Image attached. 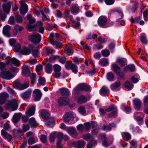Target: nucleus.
<instances>
[{
  "label": "nucleus",
  "instance_id": "61",
  "mask_svg": "<svg viewBox=\"0 0 148 148\" xmlns=\"http://www.w3.org/2000/svg\"><path fill=\"white\" fill-rule=\"evenodd\" d=\"M47 137L46 135H41L40 137V139L41 141L44 143L47 142Z\"/></svg>",
  "mask_w": 148,
  "mask_h": 148
},
{
  "label": "nucleus",
  "instance_id": "31",
  "mask_svg": "<svg viewBox=\"0 0 148 148\" xmlns=\"http://www.w3.org/2000/svg\"><path fill=\"white\" fill-rule=\"evenodd\" d=\"M35 108L34 106H32L26 112V114L28 116H30L34 115L35 112Z\"/></svg>",
  "mask_w": 148,
  "mask_h": 148
},
{
  "label": "nucleus",
  "instance_id": "44",
  "mask_svg": "<svg viewBox=\"0 0 148 148\" xmlns=\"http://www.w3.org/2000/svg\"><path fill=\"white\" fill-rule=\"evenodd\" d=\"M82 137L83 138L87 141H92L94 140V138L90 134H88L84 135Z\"/></svg>",
  "mask_w": 148,
  "mask_h": 148
},
{
  "label": "nucleus",
  "instance_id": "33",
  "mask_svg": "<svg viewBox=\"0 0 148 148\" xmlns=\"http://www.w3.org/2000/svg\"><path fill=\"white\" fill-rule=\"evenodd\" d=\"M61 95L63 96H68L69 95V91L67 88H62L59 89Z\"/></svg>",
  "mask_w": 148,
  "mask_h": 148
},
{
  "label": "nucleus",
  "instance_id": "22",
  "mask_svg": "<svg viewBox=\"0 0 148 148\" xmlns=\"http://www.w3.org/2000/svg\"><path fill=\"white\" fill-rule=\"evenodd\" d=\"M66 130L67 132L74 138L77 135V132L75 128L70 127L67 128Z\"/></svg>",
  "mask_w": 148,
  "mask_h": 148
},
{
  "label": "nucleus",
  "instance_id": "6",
  "mask_svg": "<svg viewBox=\"0 0 148 148\" xmlns=\"http://www.w3.org/2000/svg\"><path fill=\"white\" fill-rule=\"evenodd\" d=\"M112 68L114 73L118 76L120 79H123L124 74L117 65L115 64H113L112 65Z\"/></svg>",
  "mask_w": 148,
  "mask_h": 148
},
{
  "label": "nucleus",
  "instance_id": "7",
  "mask_svg": "<svg viewBox=\"0 0 148 148\" xmlns=\"http://www.w3.org/2000/svg\"><path fill=\"white\" fill-rule=\"evenodd\" d=\"M13 86L14 88L20 90H23L28 88L29 86V83L28 82H26L24 84L20 83L18 82L15 81L13 84Z\"/></svg>",
  "mask_w": 148,
  "mask_h": 148
},
{
  "label": "nucleus",
  "instance_id": "59",
  "mask_svg": "<svg viewBox=\"0 0 148 148\" xmlns=\"http://www.w3.org/2000/svg\"><path fill=\"white\" fill-rule=\"evenodd\" d=\"M101 53L103 56L104 57H108L110 54L109 51L107 49L102 50Z\"/></svg>",
  "mask_w": 148,
  "mask_h": 148
},
{
  "label": "nucleus",
  "instance_id": "16",
  "mask_svg": "<svg viewBox=\"0 0 148 148\" xmlns=\"http://www.w3.org/2000/svg\"><path fill=\"white\" fill-rule=\"evenodd\" d=\"M99 137L103 140L102 145L105 147H108L112 142V141H110L109 142L106 141V136L105 134H101L99 136Z\"/></svg>",
  "mask_w": 148,
  "mask_h": 148
},
{
  "label": "nucleus",
  "instance_id": "47",
  "mask_svg": "<svg viewBox=\"0 0 148 148\" xmlns=\"http://www.w3.org/2000/svg\"><path fill=\"white\" fill-rule=\"evenodd\" d=\"M78 112L82 115L86 116L87 115L85 108L84 107L80 106L78 109Z\"/></svg>",
  "mask_w": 148,
  "mask_h": 148
},
{
  "label": "nucleus",
  "instance_id": "18",
  "mask_svg": "<svg viewBox=\"0 0 148 148\" xmlns=\"http://www.w3.org/2000/svg\"><path fill=\"white\" fill-rule=\"evenodd\" d=\"M8 94L6 92H3L0 94V105H3L9 97Z\"/></svg>",
  "mask_w": 148,
  "mask_h": 148
},
{
  "label": "nucleus",
  "instance_id": "8",
  "mask_svg": "<svg viewBox=\"0 0 148 148\" xmlns=\"http://www.w3.org/2000/svg\"><path fill=\"white\" fill-rule=\"evenodd\" d=\"M41 38V36L38 33H34L29 36V40L34 43H38Z\"/></svg>",
  "mask_w": 148,
  "mask_h": 148
},
{
  "label": "nucleus",
  "instance_id": "20",
  "mask_svg": "<svg viewBox=\"0 0 148 148\" xmlns=\"http://www.w3.org/2000/svg\"><path fill=\"white\" fill-rule=\"evenodd\" d=\"M107 22V19L105 16H101L99 18L98 21V25L101 27H103Z\"/></svg>",
  "mask_w": 148,
  "mask_h": 148
},
{
  "label": "nucleus",
  "instance_id": "53",
  "mask_svg": "<svg viewBox=\"0 0 148 148\" xmlns=\"http://www.w3.org/2000/svg\"><path fill=\"white\" fill-rule=\"evenodd\" d=\"M56 132H52L50 135L49 137V140L52 142H53L55 140L56 137Z\"/></svg>",
  "mask_w": 148,
  "mask_h": 148
},
{
  "label": "nucleus",
  "instance_id": "49",
  "mask_svg": "<svg viewBox=\"0 0 148 148\" xmlns=\"http://www.w3.org/2000/svg\"><path fill=\"white\" fill-rule=\"evenodd\" d=\"M84 84H80L77 86L74 89L76 91H80L84 90Z\"/></svg>",
  "mask_w": 148,
  "mask_h": 148
},
{
  "label": "nucleus",
  "instance_id": "5",
  "mask_svg": "<svg viewBox=\"0 0 148 148\" xmlns=\"http://www.w3.org/2000/svg\"><path fill=\"white\" fill-rule=\"evenodd\" d=\"M18 104L16 100L15 99H13L9 101L5 106V108L7 110L11 111H14L18 108Z\"/></svg>",
  "mask_w": 148,
  "mask_h": 148
},
{
  "label": "nucleus",
  "instance_id": "19",
  "mask_svg": "<svg viewBox=\"0 0 148 148\" xmlns=\"http://www.w3.org/2000/svg\"><path fill=\"white\" fill-rule=\"evenodd\" d=\"M85 145L86 143L83 140L74 142L73 143V146L76 148H84Z\"/></svg>",
  "mask_w": 148,
  "mask_h": 148
},
{
  "label": "nucleus",
  "instance_id": "36",
  "mask_svg": "<svg viewBox=\"0 0 148 148\" xmlns=\"http://www.w3.org/2000/svg\"><path fill=\"white\" fill-rule=\"evenodd\" d=\"M133 85L130 82L127 81L124 84V87L125 89L127 90H130L133 87Z\"/></svg>",
  "mask_w": 148,
  "mask_h": 148
},
{
  "label": "nucleus",
  "instance_id": "37",
  "mask_svg": "<svg viewBox=\"0 0 148 148\" xmlns=\"http://www.w3.org/2000/svg\"><path fill=\"white\" fill-rule=\"evenodd\" d=\"M133 103L135 105V109L136 110H139L140 107L141 102L140 100L138 99H135L133 100Z\"/></svg>",
  "mask_w": 148,
  "mask_h": 148
},
{
  "label": "nucleus",
  "instance_id": "10",
  "mask_svg": "<svg viewBox=\"0 0 148 148\" xmlns=\"http://www.w3.org/2000/svg\"><path fill=\"white\" fill-rule=\"evenodd\" d=\"M144 116L142 113L136 112L134 113V117L139 124L142 125L143 123V117Z\"/></svg>",
  "mask_w": 148,
  "mask_h": 148
},
{
  "label": "nucleus",
  "instance_id": "38",
  "mask_svg": "<svg viewBox=\"0 0 148 148\" xmlns=\"http://www.w3.org/2000/svg\"><path fill=\"white\" fill-rule=\"evenodd\" d=\"M135 70V66L134 64H130L125 67L123 69L124 72H127L130 71L131 72H133Z\"/></svg>",
  "mask_w": 148,
  "mask_h": 148
},
{
  "label": "nucleus",
  "instance_id": "39",
  "mask_svg": "<svg viewBox=\"0 0 148 148\" xmlns=\"http://www.w3.org/2000/svg\"><path fill=\"white\" fill-rule=\"evenodd\" d=\"M106 77L109 81L112 82L114 80V75L111 72H109L107 73Z\"/></svg>",
  "mask_w": 148,
  "mask_h": 148
},
{
  "label": "nucleus",
  "instance_id": "27",
  "mask_svg": "<svg viewBox=\"0 0 148 148\" xmlns=\"http://www.w3.org/2000/svg\"><path fill=\"white\" fill-rule=\"evenodd\" d=\"M22 114L21 113H16L14 114L12 119V121L15 123H16L19 121L22 116Z\"/></svg>",
  "mask_w": 148,
  "mask_h": 148
},
{
  "label": "nucleus",
  "instance_id": "34",
  "mask_svg": "<svg viewBox=\"0 0 148 148\" xmlns=\"http://www.w3.org/2000/svg\"><path fill=\"white\" fill-rule=\"evenodd\" d=\"M12 132L14 137L20 136V135L23 134V131L21 129H14L12 130Z\"/></svg>",
  "mask_w": 148,
  "mask_h": 148
},
{
  "label": "nucleus",
  "instance_id": "13",
  "mask_svg": "<svg viewBox=\"0 0 148 148\" xmlns=\"http://www.w3.org/2000/svg\"><path fill=\"white\" fill-rule=\"evenodd\" d=\"M73 114L71 112H67L63 116V119L64 122L66 123H69V121L73 119Z\"/></svg>",
  "mask_w": 148,
  "mask_h": 148
},
{
  "label": "nucleus",
  "instance_id": "15",
  "mask_svg": "<svg viewBox=\"0 0 148 148\" xmlns=\"http://www.w3.org/2000/svg\"><path fill=\"white\" fill-rule=\"evenodd\" d=\"M33 94L36 101L40 100L41 97L42 93L40 90L38 89H35L33 92Z\"/></svg>",
  "mask_w": 148,
  "mask_h": 148
},
{
  "label": "nucleus",
  "instance_id": "4",
  "mask_svg": "<svg viewBox=\"0 0 148 148\" xmlns=\"http://www.w3.org/2000/svg\"><path fill=\"white\" fill-rule=\"evenodd\" d=\"M100 114L103 115L105 114L106 112L112 111L108 115L109 117H112L115 116L117 112V108L116 106L112 105L108 109L104 110L103 108H100L99 110Z\"/></svg>",
  "mask_w": 148,
  "mask_h": 148
},
{
  "label": "nucleus",
  "instance_id": "24",
  "mask_svg": "<svg viewBox=\"0 0 148 148\" xmlns=\"http://www.w3.org/2000/svg\"><path fill=\"white\" fill-rule=\"evenodd\" d=\"M11 27L10 26L7 25L3 28V33L4 35L8 37H10V30Z\"/></svg>",
  "mask_w": 148,
  "mask_h": 148
},
{
  "label": "nucleus",
  "instance_id": "55",
  "mask_svg": "<svg viewBox=\"0 0 148 148\" xmlns=\"http://www.w3.org/2000/svg\"><path fill=\"white\" fill-rule=\"evenodd\" d=\"M79 8L77 6H73L71 8V13L74 14H77L78 12Z\"/></svg>",
  "mask_w": 148,
  "mask_h": 148
},
{
  "label": "nucleus",
  "instance_id": "1",
  "mask_svg": "<svg viewBox=\"0 0 148 148\" xmlns=\"http://www.w3.org/2000/svg\"><path fill=\"white\" fill-rule=\"evenodd\" d=\"M27 19L29 21V24L27 25V29L30 31H34L37 29H39V32L42 34H43L44 31V28L42 26V23L40 22H37L36 24V27H35V26L34 25L32 26L30 24H33L36 21L35 19L32 17V14L29 13L27 16Z\"/></svg>",
  "mask_w": 148,
  "mask_h": 148
},
{
  "label": "nucleus",
  "instance_id": "46",
  "mask_svg": "<svg viewBox=\"0 0 148 148\" xmlns=\"http://www.w3.org/2000/svg\"><path fill=\"white\" fill-rule=\"evenodd\" d=\"M122 136L123 139L126 141H128L130 139L131 135L128 133H122Z\"/></svg>",
  "mask_w": 148,
  "mask_h": 148
},
{
  "label": "nucleus",
  "instance_id": "58",
  "mask_svg": "<svg viewBox=\"0 0 148 148\" xmlns=\"http://www.w3.org/2000/svg\"><path fill=\"white\" fill-rule=\"evenodd\" d=\"M56 137H57L58 138V141H60L61 142V140L63 138V134L62 133L58 132H56Z\"/></svg>",
  "mask_w": 148,
  "mask_h": 148
},
{
  "label": "nucleus",
  "instance_id": "50",
  "mask_svg": "<svg viewBox=\"0 0 148 148\" xmlns=\"http://www.w3.org/2000/svg\"><path fill=\"white\" fill-rule=\"evenodd\" d=\"M44 51L47 55L51 54L53 52V49L48 47H45L44 49Z\"/></svg>",
  "mask_w": 148,
  "mask_h": 148
},
{
  "label": "nucleus",
  "instance_id": "21",
  "mask_svg": "<svg viewBox=\"0 0 148 148\" xmlns=\"http://www.w3.org/2000/svg\"><path fill=\"white\" fill-rule=\"evenodd\" d=\"M117 15L119 18L117 20V22L119 21L120 24L121 25H124L125 24V21L123 20L122 18L123 17V14L122 11L121 10H119L117 12Z\"/></svg>",
  "mask_w": 148,
  "mask_h": 148
},
{
  "label": "nucleus",
  "instance_id": "45",
  "mask_svg": "<svg viewBox=\"0 0 148 148\" xmlns=\"http://www.w3.org/2000/svg\"><path fill=\"white\" fill-rule=\"evenodd\" d=\"M65 53L68 55H71L73 53V49L71 47H68L67 45L65 46Z\"/></svg>",
  "mask_w": 148,
  "mask_h": 148
},
{
  "label": "nucleus",
  "instance_id": "48",
  "mask_svg": "<svg viewBox=\"0 0 148 148\" xmlns=\"http://www.w3.org/2000/svg\"><path fill=\"white\" fill-rule=\"evenodd\" d=\"M54 71L55 73L60 72L61 70V67L59 65L57 64H55L53 66Z\"/></svg>",
  "mask_w": 148,
  "mask_h": 148
},
{
  "label": "nucleus",
  "instance_id": "57",
  "mask_svg": "<svg viewBox=\"0 0 148 148\" xmlns=\"http://www.w3.org/2000/svg\"><path fill=\"white\" fill-rule=\"evenodd\" d=\"M138 5L137 2H136L133 5L132 8L129 10V12H130L134 13L135 12L137 8Z\"/></svg>",
  "mask_w": 148,
  "mask_h": 148
},
{
  "label": "nucleus",
  "instance_id": "42",
  "mask_svg": "<svg viewBox=\"0 0 148 148\" xmlns=\"http://www.w3.org/2000/svg\"><path fill=\"white\" fill-rule=\"evenodd\" d=\"M29 123L31 127H36L38 125V124L35 120V118L33 117H32L30 119Z\"/></svg>",
  "mask_w": 148,
  "mask_h": 148
},
{
  "label": "nucleus",
  "instance_id": "29",
  "mask_svg": "<svg viewBox=\"0 0 148 148\" xmlns=\"http://www.w3.org/2000/svg\"><path fill=\"white\" fill-rule=\"evenodd\" d=\"M100 94L103 96L107 95L109 93V90L108 88L104 86L100 90Z\"/></svg>",
  "mask_w": 148,
  "mask_h": 148
},
{
  "label": "nucleus",
  "instance_id": "60",
  "mask_svg": "<svg viewBox=\"0 0 148 148\" xmlns=\"http://www.w3.org/2000/svg\"><path fill=\"white\" fill-rule=\"evenodd\" d=\"M60 57L58 55H53L51 56L49 59V61L50 62H52L57 59L59 58Z\"/></svg>",
  "mask_w": 148,
  "mask_h": 148
},
{
  "label": "nucleus",
  "instance_id": "30",
  "mask_svg": "<svg viewBox=\"0 0 148 148\" xmlns=\"http://www.w3.org/2000/svg\"><path fill=\"white\" fill-rule=\"evenodd\" d=\"M121 86L120 82H116L110 86V88L113 90L116 91L119 90V88Z\"/></svg>",
  "mask_w": 148,
  "mask_h": 148
},
{
  "label": "nucleus",
  "instance_id": "43",
  "mask_svg": "<svg viewBox=\"0 0 148 148\" xmlns=\"http://www.w3.org/2000/svg\"><path fill=\"white\" fill-rule=\"evenodd\" d=\"M140 38L142 43L146 44L147 43V40L146 38L145 34L142 33L140 34Z\"/></svg>",
  "mask_w": 148,
  "mask_h": 148
},
{
  "label": "nucleus",
  "instance_id": "25",
  "mask_svg": "<svg viewBox=\"0 0 148 148\" xmlns=\"http://www.w3.org/2000/svg\"><path fill=\"white\" fill-rule=\"evenodd\" d=\"M11 2L3 4V9L5 13L8 14L9 13L11 8Z\"/></svg>",
  "mask_w": 148,
  "mask_h": 148
},
{
  "label": "nucleus",
  "instance_id": "64",
  "mask_svg": "<svg viewBox=\"0 0 148 148\" xmlns=\"http://www.w3.org/2000/svg\"><path fill=\"white\" fill-rule=\"evenodd\" d=\"M131 145V147L132 148H136L137 147V143L136 141L135 140H133L131 141V142H130Z\"/></svg>",
  "mask_w": 148,
  "mask_h": 148
},
{
  "label": "nucleus",
  "instance_id": "63",
  "mask_svg": "<svg viewBox=\"0 0 148 148\" xmlns=\"http://www.w3.org/2000/svg\"><path fill=\"white\" fill-rule=\"evenodd\" d=\"M91 141L87 145L88 148H92L93 146L94 145H95L97 143V142L96 140H93Z\"/></svg>",
  "mask_w": 148,
  "mask_h": 148
},
{
  "label": "nucleus",
  "instance_id": "62",
  "mask_svg": "<svg viewBox=\"0 0 148 148\" xmlns=\"http://www.w3.org/2000/svg\"><path fill=\"white\" fill-rule=\"evenodd\" d=\"M101 129L103 130L109 131L111 130V128L109 125L106 126L105 125H104L102 126Z\"/></svg>",
  "mask_w": 148,
  "mask_h": 148
},
{
  "label": "nucleus",
  "instance_id": "23",
  "mask_svg": "<svg viewBox=\"0 0 148 148\" xmlns=\"http://www.w3.org/2000/svg\"><path fill=\"white\" fill-rule=\"evenodd\" d=\"M89 100V99H88L87 96L84 95H82L78 97L77 101L78 103L82 104L86 102Z\"/></svg>",
  "mask_w": 148,
  "mask_h": 148
},
{
  "label": "nucleus",
  "instance_id": "32",
  "mask_svg": "<svg viewBox=\"0 0 148 148\" xmlns=\"http://www.w3.org/2000/svg\"><path fill=\"white\" fill-rule=\"evenodd\" d=\"M29 47L32 50V54L33 56L35 57H38L40 56V53L39 51L34 49V46L33 45H31Z\"/></svg>",
  "mask_w": 148,
  "mask_h": 148
},
{
  "label": "nucleus",
  "instance_id": "52",
  "mask_svg": "<svg viewBox=\"0 0 148 148\" xmlns=\"http://www.w3.org/2000/svg\"><path fill=\"white\" fill-rule=\"evenodd\" d=\"M108 61L106 58H102L101 59L99 60V64L102 66H104L108 64Z\"/></svg>",
  "mask_w": 148,
  "mask_h": 148
},
{
  "label": "nucleus",
  "instance_id": "11",
  "mask_svg": "<svg viewBox=\"0 0 148 148\" xmlns=\"http://www.w3.org/2000/svg\"><path fill=\"white\" fill-rule=\"evenodd\" d=\"M65 66L67 70L71 69L75 73H76L78 72L77 66L73 63L69 62L65 64Z\"/></svg>",
  "mask_w": 148,
  "mask_h": 148
},
{
  "label": "nucleus",
  "instance_id": "54",
  "mask_svg": "<svg viewBox=\"0 0 148 148\" xmlns=\"http://www.w3.org/2000/svg\"><path fill=\"white\" fill-rule=\"evenodd\" d=\"M11 60L12 63L15 66H18L20 65V63L19 61L16 58H13L11 59Z\"/></svg>",
  "mask_w": 148,
  "mask_h": 148
},
{
  "label": "nucleus",
  "instance_id": "40",
  "mask_svg": "<svg viewBox=\"0 0 148 148\" xmlns=\"http://www.w3.org/2000/svg\"><path fill=\"white\" fill-rule=\"evenodd\" d=\"M45 70L47 73H51L52 71V65L51 64H47L45 67Z\"/></svg>",
  "mask_w": 148,
  "mask_h": 148
},
{
  "label": "nucleus",
  "instance_id": "12",
  "mask_svg": "<svg viewBox=\"0 0 148 148\" xmlns=\"http://www.w3.org/2000/svg\"><path fill=\"white\" fill-rule=\"evenodd\" d=\"M21 7L19 9L20 13L22 15H25L28 11L27 5L23 1H20Z\"/></svg>",
  "mask_w": 148,
  "mask_h": 148
},
{
  "label": "nucleus",
  "instance_id": "14",
  "mask_svg": "<svg viewBox=\"0 0 148 148\" xmlns=\"http://www.w3.org/2000/svg\"><path fill=\"white\" fill-rule=\"evenodd\" d=\"M69 100L67 97H60L58 100V103L60 106H65L69 104Z\"/></svg>",
  "mask_w": 148,
  "mask_h": 148
},
{
  "label": "nucleus",
  "instance_id": "26",
  "mask_svg": "<svg viewBox=\"0 0 148 148\" xmlns=\"http://www.w3.org/2000/svg\"><path fill=\"white\" fill-rule=\"evenodd\" d=\"M1 134L2 136L5 139H7L8 142H10L12 138V136L10 134H8L4 130H2L1 131Z\"/></svg>",
  "mask_w": 148,
  "mask_h": 148
},
{
  "label": "nucleus",
  "instance_id": "9",
  "mask_svg": "<svg viewBox=\"0 0 148 148\" xmlns=\"http://www.w3.org/2000/svg\"><path fill=\"white\" fill-rule=\"evenodd\" d=\"M0 76L3 78L7 80L10 79L14 77L9 71L6 69L1 72Z\"/></svg>",
  "mask_w": 148,
  "mask_h": 148
},
{
  "label": "nucleus",
  "instance_id": "2",
  "mask_svg": "<svg viewBox=\"0 0 148 148\" xmlns=\"http://www.w3.org/2000/svg\"><path fill=\"white\" fill-rule=\"evenodd\" d=\"M40 114L42 119L46 121L45 123L46 125L50 127L53 126L54 122V119L53 117L49 118L50 114L47 111L44 109L41 110Z\"/></svg>",
  "mask_w": 148,
  "mask_h": 148
},
{
  "label": "nucleus",
  "instance_id": "35",
  "mask_svg": "<svg viewBox=\"0 0 148 148\" xmlns=\"http://www.w3.org/2000/svg\"><path fill=\"white\" fill-rule=\"evenodd\" d=\"M116 62L120 65L122 67L126 64L127 60L124 58H118L116 60Z\"/></svg>",
  "mask_w": 148,
  "mask_h": 148
},
{
  "label": "nucleus",
  "instance_id": "3",
  "mask_svg": "<svg viewBox=\"0 0 148 148\" xmlns=\"http://www.w3.org/2000/svg\"><path fill=\"white\" fill-rule=\"evenodd\" d=\"M60 35L58 33H51L50 34L49 39L50 43L56 49L60 47L61 43L58 41V39L60 38Z\"/></svg>",
  "mask_w": 148,
  "mask_h": 148
},
{
  "label": "nucleus",
  "instance_id": "56",
  "mask_svg": "<svg viewBox=\"0 0 148 148\" xmlns=\"http://www.w3.org/2000/svg\"><path fill=\"white\" fill-rule=\"evenodd\" d=\"M141 18V17L140 16H139L137 17L135 19H134L133 17H132L130 19V21L133 23H138Z\"/></svg>",
  "mask_w": 148,
  "mask_h": 148
},
{
  "label": "nucleus",
  "instance_id": "17",
  "mask_svg": "<svg viewBox=\"0 0 148 148\" xmlns=\"http://www.w3.org/2000/svg\"><path fill=\"white\" fill-rule=\"evenodd\" d=\"M22 73L25 76L28 77L30 75L31 71L29 67L26 66L24 65L22 67Z\"/></svg>",
  "mask_w": 148,
  "mask_h": 148
},
{
  "label": "nucleus",
  "instance_id": "28",
  "mask_svg": "<svg viewBox=\"0 0 148 148\" xmlns=\"http://www.w3.org/2000/svg\"><path fill=\"white\" fill-rule=\"evenodd\" d=\"M32 91L31 89H29L25 92L21 93V95L24 100L26 99L30 96Z\"/></svg>",
  "mask_w": 148,
  "mask_h": 148
},
{
  "label": "nucleus",
  "instance_id": "41",
  "mask_svg": "<svg viewBox=\"0 0 148 148\" xmlns=\"http://www.w3.org/2000/svg\"><path fill=\"white\" fill-rule=\"evenodd\" d=\"M31 52V50L28 47H23L21 51V53L25 55H28Z\"/></svg>",
  "mask_w": 148,
  "mask_h": 148
},
{
  "label": "nucleus",
  "instance_id": "51",
  "mask_svg": "<svg viewBox=\"0 0 148 148\" xmlns=\"http://www.w3.org/2000/svg\"><path fill=\"white\" fill-rule=\"evenodd\" d=\"M139 77L138 75H135L132 77L131 80L133 83H136L139 81Z\"/></svg>",
  "mask_w": 148,
  "mask_h": 148
}]
</instances>
